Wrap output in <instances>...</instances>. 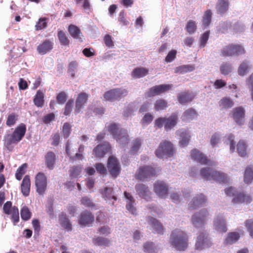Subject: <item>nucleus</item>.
I'll return each instance as SVG.
<instances>
[{
    "label": "nucleus",
    "instance_id": "obj_62",
    "mask_svg": "<svg viewBox=\"0 0 253 253\" xmlns=\"http://www.w3.org/2000/svg\"><path fill=\"white\" fill-rule=\"evenodd\" d=\"M186 30L189 34L194 33L197 29V26L195 22L192 20H190L188 22L186 25Z\"/></svg>",
    "mask_w": 253,
    "mask_h": 253
},
{
    "label": "nucleus",
    "instance_id": "obj_21",
    "mask_svg": "<svg viewBox=\"0 0 253 253\" xmlns=\"http://www.w3.org/2000/svg\"><path fill=\"white\" fill-rule=\"evenodd\" d=\"M207 201V199L203 194H198L190 203L189 209L191 210L196 209L205 204Z\"/></svg>",
    "mask_w": 253,
    "mask_h": 253
},
{
    "label": "nucleus",
    "instance_id": "obj_63",
    "mask_svg": "<svg viewBox=\"0 0 253 253\" xmlns=\"http://www.w3.org/2000/svg\"><path fill=\"white\" fill-rule=\"evenodd\" d=\"M153 119V115L148 113L146 114L141 120V123L143 125L150 124Z\"/></svg>",
    "mask_w": 253,
    "mask_h": 253
},
{
    "label": "nucleus",
    "instance_id": "obj_38",
    "mask_svg": "<svg viewBox=\"0 0 253 253\" xmlns=\"http://www.w3.org/2000/svg\"><path fill=\"white\" fill-rule=\"evenodd\" d=\"M68 31L70 35L76 39H81L80 35L81 32L80 29L76 26L74 25H70L68 27Z\"/></svg>",
    "mask_w": 253,
    "mask_h": 253
},
{
    "label": "nucleus",
    "instance_id": "obj_33",
    "mask_svg": "<svg viewBox=\"0 0 253 253\" xmlns=\"http://www.w3.org/2000/svg\"><path fill=\"white\" fill-rule=\"evenodd\" d=\"M240 238V234L237 232H231L227 234L224 240L225 245H231L236 243Z\"/></svg>",
    "mask_w": 253,
    "mask_h": 253
},
{
    "label": "nucleus",
    "instance_id": "obj_50",
    "mask_svg": "<svg viewBox=\"0 0 253 253\" xmlns=\"http://www.w3.org/2000/svg\"><path fill=\"white\" fill-rule=\"evenodd\" d=\"M103 197L105 200H110L111 199L116 201L117 197L113 195V189L112 188H105L103 193Z\"/></svg>",
    "mask_w": 253,
    "mask_h": 253
},
{
    "label": "nucleus",
    "instance_id": "obj_32",
    "mask_svg": "<svg viewBox=\"0 0 253 253\" xmlns=\"http://www.w3.org/2000/svg\"><path fill=\"white\" fill-rule=\"evenodd\" d=\"M229 5L228 0H218L216 6L217 13L223 14L226 13L228 10Z\"/></svg>",
    "mask_w": 253,
    "mask_h": 253
},
{
    "label": "nucleus",
    "instance_id": "obj_8",
    "mask_svg": "<svg viewBox=\"0 0 253 253\" xmlns=\"http://www.w3.org/2000/svg\"><path fill=\"white\" fill-rule=\"evenodd\" d=\"M245 52L244 48L238 44H229L223 47L221 50V54L224 57L244 54Z\"/></svg>",
    "mask_w": 253,
    "mask_h": 253
},
{
    "label": "nucleus",
    "instance_id": "obj_11",
    "mask_svg": "<svg viewBox=\"0 0 253 253\" xmlns=\"http://www.w3.org/2000/svg\"><path fill=\"white\" fill-rule=\"evenodd\" d=\"M190 156L193 161L202 165H212L213 164L206 155L196 149L191 151Z\"/></svg>",
    "mask_w": 253,
    "mask_h": 253
},
{
    "label": "nucleus",
    "instance_id": "obj_52",
    "mask_svg": "<svg viewBox=\"0 0 253 253\" xmlns=\"http://www.w3.org/2000/svg\"><path fill=\"white\" fill-rule=\"evenodd\" d=\"M144 252L148 253H156L157 249L155 244L151 242H147L143 245Z\"/></svg>",
    "mask_w": 253,
    "mask_h": 253
},
{
    "label": "nucleus",
    "instance_id": "obj_7",
    "mask_svg": "<svg viewBox=\"0 0 253 253\" xmlns=\"http://www.w3.org/2000/svg\"><path fill=\"white\" fill-rule=\"evenodd\" d=\"M157 170L151 166L140 167L135 174V177L140 180H144L147 178L156 176Z\"/></svg>",
    "mask_w": 253,
    "mask_h": 253
},
{
    "label": "nucleus",
    "instance_id": "obj_25",
    "mask_svg": "<svg viewBox=\"0 0 253 253\" xmlns=\"http://www.w3.org/2000/svg\"><path fill=\"white\" fill-rule=\"evenodd\" d=\"M176 134L180 137L179 144L182 147L186 146L190 140L191 136L187 130L182 128L176 131Z\"/></svg>",
    "mask_w": 253,
    "mask_h": 253
},
{
    "label": "nucleus",
    "instance_id": "obj_12",
    "mask_svg": "<svg viewBox=\"0 0 253 253\" xmlns=\"http://www.w3.org/2000/svg\"><path fill=\"white\" fill-rule=\"evenodd\" d=\"M107 167L112 177H116L119 175L121 169V166L117 159L113 156L109 157Z\"/></svg>",
    "mask_w": 253,
    "mask_h": 253
},
{
    "label": "nucleus",
    "instance_id": "obj_55",
    "mask_svg": "<svg viewBox=\"0 0 253 253\" xmlns=\"http://www.w3.org/2000/svg\"><path fill=\"white\" fill-rule=\"evenodd\" d=\"M18 119V115L12 113L8 115L6 121V125L8 126H11L15 125Z\"/></svg>",
    "mask_w": 253,
    "mask_h": 253
},
{
    "label": "nucleus",
    "instance_id": "obj_36",
    "mask_svg": "<svg viewBox=\"0 0 253 253\" xmlns=\"http://www.w3.org/2000/svg\"><path fill=\"white\" fill-rule=\"evenodd\" d=\"M197 116L196 111L193 108H189L186 110L181 116L183 122H188L195 118Z\"/></svg>",
    "mask_w": 253,
    "mask_h": 253
},
{
    "label": "nucleus",
    "instance_id": "obj_19",
    "mask_svg": "<svg viewBox=\"0 0 253 253\" xmlns=\"http://www.w3.org/2000/svg\"><path fill=\"white\" fill-rule=\"evenodd\" d=\"M111 146L108 142L97 145L93 150V155L97 158H102L108 152H110Z\"/></svg>",
    "mask_w": 253,
    "mask_h": 253
},
{
    "label": "nucleus",
    "instance_id": "obj_51",
    "mask_svg": "<svg viewBox=\"0 0 253 253\" xmlns=\"http://www.w3.org/2000/svg\"><path fill=\"white\" fill-rule=\"evenodd\" d=\"M211 15L212 13L211 10L208 9L205 12L202 20L203 25L205 27H207L211 23Z\"/></svg>",
    "mask_w": 253,
    "mask_h": 253
},
{
    "label": "nucleus",
    "instance_id": "obj_16",
    "mask_svg": "<svg viewBox=\"0 0 253 253\" xmlns=\"http://www.w3.org/2000/svg\"><path fill=\"white\" fill-rule=\"evenodd\" d=\"M35 185L37 188V192L40 195H43L47 186L46 177L44 174L39 172L35 177Z\"/></svg>",
    "mask_w": 253,
    "mask_h": 253
},
{
    "label": "nucleus",
    "instance_id": "obj_42",
    "mask_svg": "<svg viewBox=\"0 0 253 253\" xmlns=\"http://www.w3.org/2000/svg\"><path fill=\"white\" fill-rule=\"evenodd\" d=\"M195 69V66L192 65H184L179 66L175 69V73L184 74L193 71Z\"/></svg>",
    "mask_w": 253,
    "mask_h": 253
},
{
    "label": "nucleus",
    "instance_id": "obj_28",
    "mask_svg": "<svg viewBox=\"0 0 253 253\" xmlns=\"http://www.w3.org/2000/svg\"><path fill=\"white\" fill-rule=\"evenodd\" d=\"M30 187L31 181L30 176L28 175H26L24 177L21 184V192L25 197H27L29 195Z\"/></svg>",
    "mask_w": 253,
    "mask_h": 253
},
{
    "label": "nucleus",
    "instance_id": "obj_20",
    "mask_svg": "<svg viewBox=\"0 0 253 253\" xmlns=\"http://www.w3.org/2000/svg\"><path fill=\"white\" fill-rule=\"evenodd\" d=\"M154 191L160 197H165L168 194V185L163 181H157L154 184Z\"/></svg>",
    "mask_w": 253,
    "mask_h": 253
},
{
    "label": "nucleus",
    "instance_id": "obj_15",
    "mask_svg": "<svg viewBox=\"0 0 253 253\" xmlns=\"http://www.w3.org/2000/svg\"><path fill=\"white\" fill-rule=\"evenodd\" d=\"M212 244L210 238L208 237V235L202 232L197 237L195 248L196 250H202L210 247Z\"/></svg>",
    "mask_w": 253,
    "mask_h": 253
},
{
    "label": "nucleus",
    "instance_id": "obj_45",
    "mask_svg": "<svg viewBox=\"0 0 253 253\" xmlns=\"http://www.w3.org/2000/svg\"><path fill=\"white\" fill-rule=\"evenodd\" d=\"M237 151L241 157H245L247 155V145L243 140H240L237 145Z\"/></svg>",
    "mask_w": 253,
    "mask_h": 253
},
{
    "label": "nucleus",
    "instance_id": "obj_14",
    "mask_svg": "<svg viewBox=\"0 0 253 253\" xmlns=\"http://www.w3.org/2000/svg\"><path fill=\"white\" fill-rule=\"evenodd\" d=\"M94 221V215L91 212L85 210L82 212L78 218V223L81 226H90Z\"/></svg>",
    "mask_w": 253,
    "mask_h": 253
},
{
    "label": "nucleus",
    "instance_id": "obj_26",
    "mask_svg": "<svg viewBox=\"0 0 253 253\" xmlns=\"http://www.w3.org/2000/svg\"><path fill=\"white\" fill-rule=\"evenodd\" d=\"M53 43L49 40H46L37 47V50L41 54H45L53 48Z\"/></svg>",
    "mask_w": 253,
    "mask_h": 253
},
{
    "label": "nucleus",
    "instance_id": "obj_61",
    "mask_svg": "<svg viewBox=\"0 0 253 253\" xmlns=\"http://www.w3.org/2000/svg\"><path fill=\"white\" fill-rule=\"evenodd\" d=\"M141 145V141L140 139H135L133 142L132 146L130 149V152L132 154L136 153L139 150Z\"/></svg>",
    "mask_w": 253,
    "mask_h": 253
},
{
    "label": "nucleus",
    "instance_id": "obj_39",
    "mask_svg": "<svg viewBox=\"0 0 253 253\" xmlns=\"http://www.w3.org/2000/svg\"><path fill=\"white\" fill-rule=\"evenodd\" d=\"M43 98L44 95L42 92L40 90H38L34 99L35 105L38 107H42L44 103Z\"/></svg>",
    "mask_w": 253,
    "mask_h": 253
},
{
    "label": "nucleus",
    "instance_id": "obj_35",
    "mask_svg": "<svg viewBox=\"0 0 253 253\" xmlns=\"http://www.w3.org/2000/svg\"><path fill=\"white\" fill-rule=\"evenodd\" d=\"M59 221L62 227H64L68 231H71L72 229V225L66 215L62 213L59 216Z\"/></svg>",
    "mask_w": 253,
    "mask_h": 253
},
{
    "label": "nucleus",
    "instance_id": "obj_31",
    "mask_svg": "<svg viewBox=\"0 0 253 253\" xmlns=\"http://www.w3.org/2000/svg\"><path fill=\"white\" fill-rule=\"evenodd\" d=\"M234 105V102L232 99L229 97H224L218 102V105L220 110H227L232 108Z\"/></svg>",
    "mask_w": 253,
    "mask_h": 253
},
{
    "label": "nucleus",
    "instance_id": "obj_59",
    "mask_svg": "<svg viewBox=\"0 0 253 253\" xmlns=\"http://www.w3.org/2000/svg\"><path fill=\"white\" fill-rule=\"evenodd\" d=\"M68 96L64 91H61L56 96L57 103L59 104H64L67 100Z\"/></svg>",
    "mask_w": 253,
    "mask_h": 253
},
{
    "label": "nucleus",
    "instance_id": "obj_13",
    "mask_svg": "<svg viewBox=\"0 0 253 253\" xmlns=\"http://www.w3.org/2000/svg\"><path fill=\"white\" fill-rule=\"evenodd\" d=\"M231 115L237 125L241 126L245 124V110L243 107H235L232 110Z\"/></svg>",
    "mask_w": 253,
    "mask_h": 253
},
{
    "label": "nucleus",
    "instance_id": "obj_40",
    "mask_svg": "<svg viewBox=\"0 0 253 253\" xmlns=\"http://www.w3.org/2000/svg\"><path fill=\"white\" fill-rule=\"evenodd\" d=\"M244 182L247 184L252 183L253 180V170L250 167L246 168L244 175Z\"/></svg>",
    "mask_w": 253,
    "mask_h": 253
},
{
    "label": "nucleus",
    "instance_id": "obj_58",
    "mask_svg": "<svg viewBox=\"0 0 253 253\" xmlns=\"http://www.w3.org/2000/svg\"><path fill=\"white\" fill-rule=\"evenodd\" d=\"M78 67V63L76 61L71 62L68 66V73L71 75L72 78H74L75 75V70Z\"/></svg>",
    "mask_w": 253,
    "mask_h": 253
},
{
    "label": "nucleus",
    "instance_id": "obj_49",
    "mask_svg": "<svg viewBox=\"0 0 253 253\" xmlns=\"http://www.w3.org/2000/svg\"><path fill=\"white\" fill-rule=\"evenodd\" d=\"M10 214L11 215V219L12 220L13 224L16 225L19 220V210L17 207H13Z\"/></svg>",
    "mask_w": 253,
    "mask_h": 253
},
{
    "label": "nucleus",
    "instance_id": "obj_48",
    "mask_svg": "<svg viewBox=\"0 0 253 253\" xmlns=\"http://www.w3.org/2000/svg\"><path fill=\"white\" fill-rule=\"evenodd\" d=\"M57 36L61 45H69L70 41L65 33L63 31L59 30L58 31Z\"/></svg>",
    "mask_w": 253,
    "mask_h": 253
},
{
    "label": "nucleus",
    "instance_id": "obj_5",
    "mask_svg": "<svg viewBox=\"0 0 253 253\" xmlns=\"http://www.w3.org/2000/svg\"><path fill=\"white\" fill-rule=\"evenodd\" d=\"M178 115L176 113H172L169 117H160L155 121V126L161 128L163 126L166 131H169L173 128L178 122Z\"/></svg>",
    "mask_w": 253,
    "mask_h": 253
},
{
    "label": "nucleus",
    "instance_id": "obj_1",
    "mask_svg": "<svg viewBox=\"0 0 253 253\" xmlns=\"http://www.w3.org/2000/svg\"><path fill=\"white\" fill-rule=\"evenodd\" d=\"M26 129V125L21 123L15 128L12 134H6L4 137V146L8 149L12 144L20 141L24 136Z\"/></svg>",
    "mask_w": 253,
    "mask_h": 253
},
{
    "label": "nucleus",
    "instance_id": "obj_54",
    "mask_svg": "<svg viewBox=\"0 0 253 253\" xmlns=\"http://www.w3.org/2000/svg\"><path fill=\"white\" fill-rule=\"evenodd\" d=\"M71 126L69 123L64 124L62 127V133L64 138H68L71 132Z\"/></svg>",
    "mask_w": 253,
    "mask_h": 253
},
{
    "label": "nucleus",
    "instance_id": "obj_22",
    "mask_svg": "<svg viewBox=\"0 0 253 253\" xmlns=\"http://www.w3.org/2000/svg\"><path fill=\"white\" fill-rule=\"evenodd\" d=\"M135 190L138 195L147 201L151 199V192L148 187L143 184H138L135 186Z\"/></svg>",
    "mask_w": 253,
    "mask_h": 253
},
{
    "label": "nucleus",
    "instance_id": "obj_24",
    "mask_svg": "<svg viewBox=\"0 0 253 253\" xmlns=\"http://www.w3.org/2000/svg\"><path fill=\"white\" fill-rule=\"evenodd\" d=\"M252 199L250 196L246 195L243 192H237L232 199V202L234 204H240L244 203L249 204L252 202Z\"/></svg>",
    "mask_w": 253,
    "mask_h": 253
},
{
    "label": "nucleus",
    "instance_id": "obj_57",
    "mask_svg": "<svg viewBox=\"0 0 253 253\" xmlns=\"http://www.w3.org/2000/svg\"><path fill=\"white\" fill-rule=\"evenodd\" d=\"M74 104V100L70 99L67 102L64 110V115L65 116L69 115L72 111L73 106Z\"/></svg>",
    "mask_w": 253,
    "mask_h": 253
},
{
    "label": "nucleus",
    "instance_id": "obj_60",
    "mask_svg": "<svg viewBox=\"0 0 253 253\" xmlns=\"http://www.w3.org/2000/svg\"><path fill=\"white\" fill-rule=\"evenodd\" d=\"M47 26L46 18H42L39 19L38 22L35 26V28L37 31H39L45 28Z\"/></svg>",
    "mask_w": 253,
    "mask_h": 253
},
{
    "label": "nucleus",
    "instance_id": "obj_56",
    "mask_svg": "<svg viewBox=\"0 0 253 253\" xmlns=\"http://www.w3.org/2000/svg\"><path fill=\"white\" fill-rule=\"evenodd\" d=\"M137 110V107L134 103L129 104L124 111V116L128 117L133 114V112Z\"/></svg>",
    "mask_w": 253,
    "mask_h": 253
},
{
    "label": "nucleus",
    "instance_id": "obj_41",
    "mask_svg": "<svg viewBox=\"0 0 253 253\" xmlns=\"http://www.w3.org/2000/svg\"><path fill=\"white\" fill-rule=\"evenodd\" d=\"M168 107V102L163 99L157 100L154 104V109L156 111L165 110Z\"/></svg>",
    "mask_w": 253,
    "mask_h": 253
},
{
    "label": "nucleus",
    "instance_id": "obj_29",
    "mask_svg": "<svg viewBox=\"0 0 253 253\" xmlns=\"http://www.w3.org/2000/svg\"><path fill=\"white\" fill-rule=\"evenodd\" d=\"M44 159L47 168L49 169H52L56 160L55 153L52 151L48 152L44 156Z\"/></svg>",
    "mask_w": 253,
    "mask_h": 253
},
{
    "label": "nucleus",
    "instance_id": "obj_37",
    "mask_svg": "<svg viewBox=\"0 0 253 253\" xmlns=\"http://www.w3.org/2000/svg\"><path fill=\"white\" fill-rule=\"evenodd\" d=\"M148 74V70L143 67L135 68L131 73V76L133 78H141L145 77Z\"/></svg>",
    "mask_w": 253,
    "mask_h": 253
},
{
    "label": "nucleus",
    "instance_id": "obj_10",
    "mask_svg": "<svg viewBox=\"0 0 253 253\" xmlns=\"http://www.w3.org/2000/svg\"><path fill=\"white\" fill-rule=\"evenodd\" d=\"M127 94V91L125 89L114 88L106 91L104 94V98L107 101H114L120 99Z\"/></svg>",
    "mask_w": 253,
    "mask_h": 253
},
{
    "label": "nucleus",
    "instance_id": "obj_2",
    "mask_svg": "<svg viewBox=\"0 0 253 253\" xmlns=\"http://www.w3.org/2000/svg\"><path fill=\"white\" fill-rule=\"evenodd\" d=\"M200 175L203 178L207 180H213L221 183H227L229 180L226 174L210 168L202 169L200 170Z\"/></svg>",
    "mask_w": 253,
    "mask_h": 253
},
{
    "label": "nucleus",
    "instance_id": "obj_64",
    "mask_svg": "<svg viewBox=\"0 0 253 253\" xmlns=\"http://www.w3.org/2000/svg\"><path fill=\"white\" fill-rule=\"evenodd\" d=\"M245 225L249 232L250 236L253 238V219L247 220L245 222Z\"/></svg>",
    "mask_w": 253,
    "mask_h": 253
},
{
    "label": "nucleus",
    "instance_id": "obj_53",
    "mask_svg": "<svg viewBox=\"0 0 253 253\" xmlns=\"http://www.w3.org/2000/svg\"><path fill=\"white\" fill-rule=\"evenodd\" d=\"M27 168V164L25 163L17 169L15 173V177L18 180H20L22 179L23 175L26 172V169Z\"/></svg>",
    "mask_w": 253,
    "mask_h": 253
},
{
    "label": "nucleus",
    "instance_id": "obj_23",
    "mask_svg": "<svg viewBox=\"0 0 253 253\" xmlns=\"http://www.w3.org/2000/svg\"><path fill=\"white\" fill-rule=\"evenodd\" d=\"M193 93L189 91L181 92L177 94V100L179 103L182 105H185L191 102L195 98Z\"/></svg>",
    "mask_w": 253,
    "mask_h": 253
},
{
    "label": "nucleus",
    "instance_id": "obj_27",
    "mask_svg": "<svg viewBox=\"0 0 253 253\" xmlns=\"http://www.w3.org/2000/svg\"><path fill=\"white\" fill-rule=\"evenodd\" d=\"M147 220L148 223L153 227L158 234H164V227L161 223L158 220L151 216H148Z\"/></svg>",
    "mask_w": 253,
    "mask_h": 253
},
{
    "label": "nucleus",
    "instance_id": "obj_4",
    "mask_svg": "<svg viewBox=\"0 0 253 253\" xmlns=\"http://www.w3.org/2000/svg\"><path fill=\"white\" fill-rule=\"evenodd\" d=\"M186 234L182 230L175 229L170 236V242L177 250L184 251L188 245Z\"/></svg>",
    "mask_w": 253,
    "mask_h": 253
},
{
    "label": "nucleus",
    "instance_id": "obj_46",
    "mask_svg": "<svg viewBox=\"0 0 253 253\" xmlns=\"http://www.w3.org/2000/svg\"><path fill=\"white\" fill-rule=\"evenodd\" d=\"M92 241L93 244L96 246H108L110 243L109 240L101 237H97L93 238Z\"/></svg>",
    "mask_w": 253,
    "mask_h": 253
},
{
    "label": "nucleus",
    "instance_id": "obj_44",
    "mask_svg": "<svg viewBox=\"0 0 253 253\" xmlns=\"http://www.w3.org/2000/svg\"><path fill=\"white\" fill-rule=\"evenodd\" d=\"M20 214L22 220L27 221L31 218L32 213L28 207L24 206L21 209Z\"/></svg>",
    "mask_w": 253,
    "mask_h": 253
},
{
    "label": "nucleus",
    "instance_id": "obj_3",
    "mask_svg": "<svg viewBox=\"0 0 253 253\" xmlns=\"http://www.w3.org/2000/svg\"><path fill=\"white\" fill-rule=\"evenodd\" d=\"M106 127L113 138L120 144H126L128 143V135L126 130L120 129L118 125L115 123H111Z\"/></svg>",
    "mask_w": 253,
    "mask_h": 253
},
{
    "label": "nucleus",
    "instance_id": "obj_47",
    "mask_svg": "<svg viewBox=\"0 0 253 253\" xmlns=\"http://www.w3.org/2000/svg\"><path fill=\"white\" fill-rule=\"evenodd\" d=\"M220 71L221 74L228 75L232 71L231 64L227 62L223 63L220 67Z\"/></svg>",
    "mask_w": 253,
    "mask_h": 253
},
{
    "label": "nucleus",
    "instance_id": "obj_6",
    "mask_svg": "<svg viewBox=\"0 0 253 253\" xmlns=\"http://www.w3.org/2000/svg\"><path fill=\"white\" fill-rule=\"evenodd\" d=\"M175 152V149L172 143L168 140H163L155 151V155L159 158H168L173 156Z\"/></svg>",
    "mask_w": 253,
    "mask_h": 253
},
{
    "label": "nucleus",
    "instance_id": "obj_34",
    "mask_svg": "<svg viewBox=\"0 0 253 253\" xmlns=\"http://www.w3.org/2000/svg\"><path fill=\"white\" fill-rule=\"evenodd\" d=\"M124 196L128 200L126 205V209L132 214H134L136 211V209L133 206V204L135 202L134 198L130 193L126 191L124 192Z\"/></svg>",
    "mask_w": 253,
    "mask_h": 253
},
{
    "label": "nucleus",
    "instance_id": "obj_43",
    "mask_svg": "<svg viewBox=\"0 0 253 253\" xmlns=\"http://www.w3.org/2000/svg\"><path fill=\"white\" fill-rule=\"evenodd\" d=\"M250 69V66L249 65L248 62L247 61H244L240 65L238 69V74L241 76H245Z\"/></svg>",
    "mask_w": 253,
    "mask_h": 253
},
{
    "label": "nucleus",
    "instance_id": "obj_17",
    "mask_svg": "<svg viewBox=\"0 0 253 253\" xmlns=\"http://www.w3.org/2000/svg\"><path fill=\"white\" fill-rule=\"evenodd\" d=\"M171 87V84H161L150 88L146 93L147 97H152L169 91Z\"/></svg>",
    "mask_w": 253,
    "mask_h": 253
},
{
    "label": "nucleus",
    "instance_id": "obj_18",
    "mask_svg": "<svg viewBox=\"0 0 253 253\" xmlns=\"http://www.w3.org/2000/svg\"><path fill=\"white\" fill-rule=\"evenodd\" d=\"M88 97V94L84 92H82L78 95L75 102V114H78L83 109L87 102Z\"/></svg>",
    "mask_w": 253,
    "mask_h": 253
},
{
    "label": "nucleus",
    "instance_id": "obj_30",
    "mask_svg": "<svg viewBox=\"0 0 253 253\" xmlns=\"http://www.w3.org/2000/svg\"><path fill=\"white\" fill-rule=\"evenodd\" d=\"M214 227L217 231L225 233L227 231L225 221L222 217H217L213 222Z\"/></svg>",
    "mask_w": 253,
    "mask_h": 253
},
{
    "label": "nucleus",
    "instance_id": "obj_9",
    "mask_svg": "<svg viewBox=\"0 0 253 253\" xmlns=\"http://www.w3.org/2000/svg\"><path fill=\"white\" fill-rule=\"evenodd\" d=\"M209 212L207 209H204L200 211L195 213L192 217V222L196 227L203 226L207 220Z\"/></svg>",
    "mask_w": 253,
    "mask_h": 253
}]
</instances>
